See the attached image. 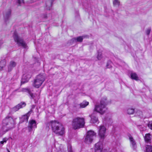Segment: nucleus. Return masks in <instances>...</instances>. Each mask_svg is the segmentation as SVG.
I'll use <instances>...</instances> for the list:
<instances>
[{"mask_svg": "<svg viewBox=\"0 0 152 152\" xmlns=\"http://www.w3.org/2000/svg\"><path fill=\"white\" fill-rule=\"evenodd\" d=\"M43 17L44 18H46L48 17L47 14H44L43 15Z\"/></svg>", "mask_w": 152, "mask_h": 152, "instance_id": "obj_38", "label": "nucleus"}, {"mask_svg": "<svg viewBox=\"0 0 152 152\" xmlns=\"http://www.w3.org/2000/svg\"><path fill=\"white\" fill-rule=\"evenodd\" d=\"M148 126L152 130V121L149 122L148 124Z\"/></svg>", "mask_w": 152, "mask_h": 152, "instance_id": "obj_35", "label": "nucleus"}, {"mask_svg": "<svg viewBox=\"0 0 152 152\" xmlns=\"http://www.w3.org/2000/svg\"><path fill=\"white\" fill-rule=\"evenodd\" d=\"M30 113L28 112L26 114L22 116L20 118V123H22L24 121L27 122L28 121V117L30 116Z\"/></svg>", "mask_w": 152, "mask_h": 152, "instance_id": "obj_14", "label": "nucleus"}, {"mask_svg": "<svg viewBox=\"0 0 152 152\" xmlns=\"http://www.w3.org/2000/svg\"><path fill=\"white\" fill-rule=\"evenodd\" d=\"M102 58V54L100 52H98V54L97 57V58L98 60H100Z\"/></svg>", "mask_w": 152, "mask_h": 152, "instance_id": "obj_28", "label": "nucleus"}, {"mask_svg": "<svg viewBox=\"0 0 152 152\" xmlns=\"http://www.w3.org/2000/svg\"><path fill=\"white\" fill-rule=\"evenodd\" d=\"M85 124L84 118L77 117L73 119L72 124L73 129H76L83 127Z\"/></svg>", "mask_w": 152, "mask_h": 152, "instance_id": "obj_3", "label": "nucleus"}, {"mask_svg": "<svg viewBox=\"0 0 152 152\" xmlns=\"http://www.w3.org/2000/svg\"><path fill=\"white\" fill-rule=\"evenodd\" d=\"M131 78L136 80H138V77L136 73H132L131 75Z\"/></svg>", "mask_w": 152, "mask_h": 152, "instance_id": "obj_23", "label": "nucleus"}, {"mask_svg": "<svg viewBox=\"0 0 152 152\" xmlns=\"http://www.w3.org/2000/svg\"><path fill=\"white\" fill-rule=\"evenodd\" d=\"M98 134L100 139L103 140L107 136V129L103 125L99 126Z\"/></svg>", "mask_w": 152, "mask_h": 152, "instance_id": "obj_8", "label": "nucleus"}, {"mask_svg": "<svg viewBox=\"0 0 152 152\" xmlns=\"http://www.w3.org/2000/svg\"><path fill=\"white\" fill-rule=\"evenodd\" d=\"M151 31V28H148L146 31V33L147 35H149L150 34Z\"/></svg>", "mask_w": 152, "mask_h": 152, "instance_id": "obj_34", "label": "nucleus"}, {"mask_svg": "<svg viewBox=\"0 0 152 152\" xmlns=\"http://www.w3.org/2000/svg\"><path fill=\"white\" fill-rule=\"evenodd\" d=\"M106 100V97L102 98L100 104L95 105L94 112L96 111L101 114H104L106 110L105 106L108 104Z\"/></svg>", "mask_w": 152, "mask_h": 152, "instance_id": "obj_2", "label": "nucleus"}, {"mask_svg": "<svg viewBox=\"0 0 152 152\" xmlns=\"http://www.w3.org/2000/svg\"><path fill=\"white\" fill-rule=\"evenodd\" d=\"M6 62L5 61H2L0 62V70H2L3 68L5 66Z\"/></svg>", "mask_w": 152, "mask_h": 152, "instance_id": "obj_25", "label": "nucleus"}, {"mask_svg": "<svg viewBox=\"0 0 152 152\" xmlns=\"http://www.w3.org/2000/svg\"><path fill=\"white\" fill-rule=\"evenodd\" d=\"M96 136V133L94 131L90 130L87 132L85 139V142L88 144L91 143L94 138Z\"/></svg>", "mask_w": 152, "mask_h": 152, "instance_id": "obj_6", "label": "nucleus"}, {"mask_svg": "<svg viewBox=\"0 0 152 152\" xmlns=\"http://www.w3.org/2000/svg\"><path fill=\"white\" fill-rule=\"evenodd\" d=\"M30 96L31 99H34L35 97V95L32 93H31L30 91V92L28 93Z\"/></svg>", "mask_w": 152, "mask_h": 152, "instance_id": "obj_30", "label": "nucleus"}, {"mask_svg": "<svg viewBox=\"0 0 152 152\" xmlns=\"http://www.w3.org/2000/svg\"><path fill=\"white\" fill-rule=\"evenodd\" d=\"M138 127L140 131H143L145 129V128L143 127L142 125H139L138 126Z\"/></svg>", "mask_w": 152, "mask_h": 152, "instance_id": "obj_32", "label": "nucleus"}, {"mask_svg": "<svg viewBox=\"0 0 152 152\" xmlns=\"http://www.w3.org/2000/svg\"><path fill=\"white\" fill-rule=\"evenodd\" d=\"M103 146L101 142H99L95 145V152H102Z\"/></svg>", "mask_w": 152, "mask_h": 152, "instance_id": "obj_11", "label": "nucleus"}, {"mask_svg": "<svg viewBox=\"0 0 152 152\" xmlns=\"http://www.w3.org/2000/svg\"><path fill=\"white\" fill-rule=\"evenodd\" d=\"M144 139L145 142L150 143L151 139V135L149 133L146 134L144 137Z\"/></svg>", "mask_w": 152, "mask_h": 152, "instance_id": "obj_17", "label": "nucleus"}, {"mask_svg": "<svg viewBox=\"0 0 152 152\" xmlns=\"http://www.w3.org/2000/svg\"><path fill=\"white\" fill-rule=\"evenodd\" d=\"M134 112V109L133 108H130L128 109L127 113L129 114H133Z\"/></svg>", "mask_w": 152, "mask_h": 152, "instance_id": "obj_27", "label": "nucleus"}, {"mask_svg": "<svg viewBox=\"0 0 152 152\" xmlns=\"http://www.w3.org/2000/svg\"><path fill=\"white\" fill-rule=\"evenodd\" d=\"M129 139L132 147L133 149H135L136 147V145L135 140L132 136H130L129 137Z\"/></svg>", "mask_w": 152, "mask_h": 152, "instance_id": "obj_19", "label": "nucleus"}, {"mask_svg": "<svg viewBox=\"0 0 152 152\" xmlns=\"http://www.w3.org/2000/svg\"><path fill=\"white\" fill-rule=\"evenodd\" d=\"M37 124L35 121L33 120H30L28 122V129L29 132L32 130V129L36 128Z\"/></svg>", "mask_w": 152, "mask_h": 152, "instance_id": "obj_9", "label": "nucleus"}, {"mask_svg": "<svg viewBox=\"0 0 152 152\" xmlns=\"http://www.w3.org/2000/svg\"><path fill=\"white\" fill-rule=\"evenodd\" d=\"M26 106V104L24 102H21L14 107L12 109V110L13 112H16L18 111L21 108Z\"/></svg>", "mask_w": 152, "mask_h": 152, "instance_id": "obj_12", "label": "nucleus"}, {"mask_svg": "<svg viewBox=\"0 0 152 152\" xmlns=\"http://www.w3.org/2000/svg\"><path fill=\"white\" fill-rule=\"evenodd\" d=\"M48 124V127L50 125L53 132L56 134L62 136L64 134L65 128L61 123L55 121H51Z\"/></svg>", "mask_w": 152, "mask_h": 152, "instance_id": "obj_1", "label": "nucleus"}, {"mask_svg": "<svg viewBox=\"0 0 152 152\" xmlns=\"http://www.w3.org/2000/svg\"><path fill=\"white\" fill-rule=\"evenodd\" d=\"M135 115L136 116H139L140 118H142L143 116L142 112L140 110H137L135 113Z\"/></svg>", "mask_w": 152, "mask_h": 152, "instance_id": "obj_22", "label": "nucleus"}, {"mask_svg": "<svg viewBox=\"0 0 152 152\" xmlns=\"http://www.w3.org/2000/svg\"><path fill=\"white\" fill-rule=\"evenodd\" d=\"M7 151L8 152H10V151L8 149L7 150Z\"/></svg>", "mask_w": 152, "mask_h": 152, "instance_id": "obj_39", "label": "nucleus"}, {"mask_svg": "<svg viewBox=\"0 0 152 152\" xmlns=\"http://www.w3.org/2000/svg\"><path fill=\"white\" fill-rule=\"evenodd\" d=\"M7 139L6 138H4L3 139V140L0 142L1 144H3L4 143H6L7 140Z\"/></svg>", "mask_w": 152, "mask_h": 152, "instance_id": "obj_31", "label": "nucleus"}, {"mask_svg": "<svg viewBox=\"0 0 152 152\" xmlns=\"http://www.w3.org/2000/svg\"><path fill=\"white\" fill-rule=\"evenodd\" d=\"M113 3L114 6L118 7L120 4V2L119 0H113Z\"/></svg>", "mask_w": 152, "mask_h": 152, "instance_id": "obj_26", "label": "nucleus"}, {"mask_svg": "<svg viewBox=\"0 0 152 152\" xmlns=\"http://www.w3.org/2000/svg\"><path fill=\"white\" fill-rule=\"evenodd\" d=\"M13 37L15 41L17 43L18 46H21L24 48H26L27 45L26 43L22 38L18 36L16 32H14Z\"/></svg>", "mask_w": 152, "mask_h": 152, "instance_id": "obj_5", "label": "nucleus"}, {"mask_svg": "<svg viewBox=\"0 0 152 152\" xmlns=\"http://www.w3.org/2000/svg\"><path fill=\"white\" fill-rule=\"evenodd\" d=\"M89 104L88 102L84 101L80 104V107L81 108H83L86 107Z\"/></svg>", "mask_w": 152, "mask_h": 152, "instance_id": "obj_21", "label": "nucleus"}, {"mask_svg": "<svg viewBox=\"0 0 152 152\" xmlns=\"http://www.w3.org/2000/svg\"><path fill=\"white\" fill-rule=\"evenodd\" d=\"M45 80V77L43 75H37L34 80L33 84L34 86L36 88H39Z\"/></svg>", "mask_w": 152, "mask_h": 152, "instance_id": "obj_7", "label": "nucleus"}, {"mask_svg": "<svg viewBox=\"0 0 152 152\" xmlns=\"http://www.w3.org/2000/svg\"><path fill=\"white\" fill-rule=\"evenodd\" d=\"M111 61H109L107 62V65H106V67L107 68H110L112 67V66L111 65Z\"/></svg>", "mask_w": 152, "mask_h": 152, "instance_id": "obj_29", "label": "nucleus"}, {"mask_svg": "<svg viewBox=\"0 0 152 152\" xmlns=\"http://www.w3.org/2000/svg\"><path fill=\"white\" fill-rule=\"evenodd\" d=\"M16 124L15 119H13L9 116H7L2 121L3 126H8V127L10 129L13 128Z\"/></svg>", "mask_w": 152, "mask_h": 152, "instance_id": "obj_4", "label": "nucleus"}, {"mask_svg": "<svg viewBox=\"0 0 152 152\" xmlns=\"http://www.w3.org/2000/svg\"><path fill=\"white\" fill-rule=\"evenodd\" d=\"M18 2L19 5L24 3V0H18Z\"/></svg>", "mask_w": 152, "mask_h": 152, "instance_id": "obj_37", "label": "nucleus"}, {"mask_svg": "<svg viewBox=\"0 0 152 152\" xmlns=\"http://www.w3.org/2000/svg\"><path fill=\"white\" fill-rule=\"evenodd\" d=\"M68 152H73L71 149V146L70 145H69L68 147Z\"/></svg>", "mask_w": 152, "mask_h": 152, "instance_id": "obj_36", "label": "nucleus"}, {"mask_svg": "<svg viewBox=\"0 0 152 152\" xmlns=\"http://www.w3.org/2000/svg\"><path fill=\"white\" fill-rule=\"evenodd\" d=\"M11 16V11L10 10L6 12L4 14V19L5 21L6 22L9 20Z\"/></svg>", "mask_w": 152, "mask_h": 152, "instance_id": "obj_15", "label": "nucleus"}, {"mask_svg": "<svg viewBox=\"0 0 152 152\" xmlns=\"http://www.w3.org/2000/svg\"><path fill=\"white\" fill-rule=\"evenodd\" d=\"M145 152H152V146L146 145L145 146Z\"/></svg>", "mask_w": 152, "mask_h": 152, "instance_id": "obj_20", "label": "nucleus"}, {"mask_svg": "<svg viewBox=\"0 0 152 152\" xmlns=\"http://www.w3.org/2000/svg\"><path fill=\"white\" fill-rule=\"evenodd\" d=\"M16 63L14 61H11L9 64L8 66V70L9 72H10L12 69L15 67L16 65Z\"/></svg>", "mask_w": 152, "mask_h": 152, "instance_id": "obj_16", "label": "nucleus"}, {"mask_svg": "<svg viewBox=\"0 0 152 152\" xmlns=\"http://www.w3.org/2000/svg\"><path fill=\"white\" fill-rule=\"evenodd\" d=\"M52 1H47L46 3V5L48 10H50V7L52 6Z\"/></svg>", "mask_w": 152, "mask_h": 152, "instance_id": "obj_24", "label": "nucleus"}, {"mask_svg": "<svg viewBox=\"0 0 152 152\" xmlns=\"http://www.w3.org/2000/svg\"><path fill=\"white\" fill-rule=\"evenodd\" d=\"M31 76V75L30 73H26L23 75L22 77L21 84H22L27 82Z\"/></svg>", "mask_w": 152, "mask_h": 152, "instance_id": "obj_10", "label": "nucleus"}, {"mask_svg": "<svg viewBox=\"0 0 152 152\" xmlns=\"http://www.w3.org/2000/svg\"><path fill=\"white\" fill-rule=\"evenodd\" d=\"M21 91L23 92H26L28 93L30 92V90L26 88H23L22 89Z\"/></svg>", "mask_w": 152, "mask_h": 152, "instance_id": "obj_33", "label": "nucleus"}, {"mask_svg": "<svg viewBox=\"0 0 152 152\" xmlns=\"http://www.w3.org/2000/svg\"><path fill=\"white\" fill-rule=\"evenodd\" d=\"M89 116L91 118L90 121L91 123L94 124L98 121V118L96 117V114L94 112L90 115Z\"/></svg>", "mask_w": 152, "mask_h": 152, "instance_id": "obj_13", "label": "nucleus"}, {"mask_svg": "<svg viewBox=\"0 0 152 152\" xmlns=\"http://www.w3.org/2000/svg\"><path fill=\"white\" fill-rule=\"evenodd\" d=\"M83 36H80L76 38H74L72 39L71 40V41H72L73 42H81L83 41Z\"/></svg>", "mask_w": 152, "mask_h": 152, "instance_id": "obj_18", "label": "nucleus"}]
</instances>
